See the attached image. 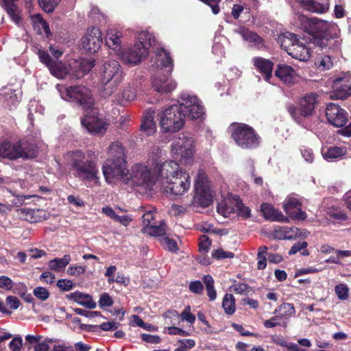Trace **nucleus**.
<instances>
[{"label":"nucleus","mask_w":351,"mask_h":351,"mask_svg":"<svg viewBox=\"0 0 351 351\" xmlns=\"http://www.w3.org/2000/svg\"><path fill=\"white\" fill-rule=\"evenodd\" d=\"M295 1L304 10L317 13L324 14L328 12L330 6V0H295Z\"/></svg>","instance_id":"obj_19"},{"label":"nucleus","mask_w":351,"mask_h":351,"mask_svg":"<svg viewBox=\"0 0 351 351\" xmlns=\"http://www.w3.org/2000/svg\"><path fill=\"white\" fill-rule=\"evenodd\" d=\"M56 89L62 99L77 102L86 110L90 109L94 106V99L92 93L86 86L66 87L58 84L56 85Z\"/></svg>","instance_id":"obj_8"},{"label":"nucleus","mask_w":351,"mask_h":351,"mask_svg":"<svg viewBox=\"0 0 351 351\" xmlns=\"http://www.w3.org/2000/svg\"><path fill=\"white\" fill-rule=\"evenodd\" d=\"M179 106L185 117L188 116L191 119H197L203 117L204 108L201 101L195 95L183 93L180 95Z\"/></svg>","instance_id":"obj_14"},{"label":"nucleus","mask_w":351,"mask_h":351,"mask_svg":"<svg viewBox=\"0 0 351 351\" xmlns=\"http://www.w3.org/2000/svg\"><path fill=\"white\" fill-rule=\"evenodd\" d=\"M21 213L30 223H38L49 218L50 213L44 209L23 208Z\"/></svg>","instance_id":"obj_28"},{"label":"nucleus","mask_w":351,"mask_h":351,"mask_svg":"<svg viewBox=\"0 0 351 351\" xmlns=\"http://www.w3.org/2000/svg\"><path fill=\"white\" fill-rule=\"evenodd\" d=\"M319 68L322 70H328L332 66V62L330 56H324L317 62Z\"/></svg>","instance_id":"obj_63"},{"label":"nucleus","mask_w":351,"mask_h":351,"mask_svg":"<svg viewBox=\"0 0 351 351\" xmlns=\"http://www.w3.org/2000/svg\"><path fill=\"white\" fill-rule=\"evenodd\" d=\"M34 27L39 34H45L47 36L50 35V29L47 23L43 19L40 14H35L31 17Z\"/></svg>","instance_id":"obj_40"},{"label":"nucleus","mask_w":351,"mask_h":351,"mask_svg":"<svg viewBox=\"0 0 351 351\" xmlns=\"http://www.w3.org/2000/svg\"><path fill=\"white\" fill-rule=\"evenodd\" d=\"M125 74L120 63L113 59L103 61L98 71V78L102 86L103 95L110 96L123 82Z\"/></svg>","instance_id":"obj_4"},{"label":"nucleus","mask_w":351,"mask_h":351,"mask_svg":"<svg viewBox=\"0 0 351 351\" xmlns=\"http://www.w3.org/2000/svg\"><path fill=\"white\" fill-rule=\"evenodd\" d=\"M194 204L207 207L213 202V191L206 173L199 169L195 180Z\"/></svg>","instance_id":"obj_13"},{"label":"nucleus","mask_w":351,"mask_h":351,"mask_svg":"<svg viewBox=\"0 0 351 351\" xmlns=\"http://www.w3.org/2000/svg\"><path fill=\"white\" fill-rule=\"evenodd\" d=\"M102 43L101 32L97 27L88 29L81 39L82 47L90 53L97 51L101 47Z\"/></svg>","instance_id":"obj_17"},{"label":"nucleus","mask_w":351,"mask_h":351,"mask_svg":"<svg viewBox=\"0 0 351 351\" xmlns=\"http://www.w3.org/2000/svg\"><path fill=\"white\" fill-rule=\"evenodd\" d=\"M171 73L167 72L165 74L161 68L152 76V84L154 91L160 94H167L176 89L177 83L171 77Z\"/></svg>","instance_id":"obj_16"},{"label":"nucleus","mask_w":351,"mask_h":351,"mask_svg":"<svg viewBox=\"0 0 351 351\" xmlns=\"http://www.w3.org/2000/svg\"><path fill=\"white\" fill-rule=\"evenodd\" d=\"M252 62L255 68L264 75L265 80L269 82L271 77L273 63L261 57L253 58Z\"/></svg>","instance_id":"obj_29"},{"label":"nucleus","mask_w":351,"mask_h":351,"mask_svg":"<svg viewBox=\"0 0 351 351\" xmlns=\"http://www.w3.org/2000/svg\"><path fill=\"white\" fill-rule=\"evenodd\" d=\"M289 55L300 61H307L311 56V52L305 45L298 41L295 47L291 48Z\"/></svg>","instance_id":"obj_35"},{"label":"nucleus","mask_w":351,"mask_h":351,"mask_svg":"<svg viewBox=\"0 0 351 351\" xmlns=\"http://www.w3.org/2000/svg\"><path fill=\"white\" fill-rule=\"evenodd\" d=\"M0 156L10 160H27L36 156V148L32 143L3 141L0 143Z\"/></svg>","instance_id":"obj_9"},{"label":"nucleus","mask_w":351,"mask_h":351,"mask_svg":"<svg viewBox=\"0 0 351 351\" xmlns=\"http://www.w3.org/2000/svg\"><path fill=\"white\" fill-rule=\"evenodd\" d=\"M237 32L241 35L243 40L247 42L251 47L262 49L265 47V41L256 33L248 29L241 28Z\"/></svg>","instance_id":"obj_27"},{"label":"nucleus","mask_w":351,"mask_h":351,"mask_svg":"<svg viewBox=\"0 0 351 351\" xmlns=\"http://www.w3.org/2000/svg\"><path fill=\"white\" fill-rule=\"evenodd\" d=\"M307 246L306 242L298 243L294 244L290 249L289 254L290 255L295 254L298 252L302 250L301 252V254L303 256L308 255V251L306 249Z\"/></svg>","instance_id":"obj_55"},{"label":"nucleus","mask_w":351,"mask_h":351,"mask_svg":"<svg viewBox=\"0 0 351 351\" xmlns=\"http://www.w3.org/2000/svg\"><path fill=\"white\" fill-rule=\"evenodd\" d=\"M154 43V36L147 31H142L138 34L137 42L127 50L123 49L119 56L125 64L138 65L148 55L149 48Z\"/></svg>","instance_id":"obj_5"},{"label":"nucleus","mask_w":351,"mask_h":351,"mask_svg":"<svg viewBox=\"0 0 351 351\" xmlns=\"http://www.w3.org/2000/svg\"><path fill=\"white\" fill-rule=\"evenodd\" d=\"M164 332L168 333L171 335H180L186 337L189 335V333L180 328L174 326L165 327L164 328Z\"/></svg>","instance_id":"obj_58"},{"label":"nucleus","mask_w":351,"mask_h":351,"mask_svg":"<svg viewBox=\"0 0 351 351\" xmlns=\"http://www.w3.org/2000/svg\"><path fill=\"white\" fill-rule=\"evenodd\" d=\"M71 258L69 254H65L62 258H56L51 260L48 263L49 268L56 272H62L71 262Z\"/></svg>","instance_id":"obj_37"},{"label":"nucleus","mask_w":351,"mask_h":351,"mask_svg":"<svg viewBox=\"0 0 351 351\" xmlns=\"http://www.w3.org/2000/svg\"><path fill=\"white\" fill-rule=\"evenodd\" d=\"M326 117L328 121L336 127H342L347 121L346 112L339 106L333 103L327 105Z\"/></svg>","instance_id":"obj_18"},{"label":"nucleus","mask_w":351,"mask_h":351,"mask_svg":"<svg viewBox=\"0 0 351 351\" xmlns=\"http://www.w3.org/2000/svg\"><path fill=\"white\" fill-rule=\"evenodd\" d=\"M68 298L73 300L79 304L87 308L93 309L96 307V303L93 300L90 295L76 291L68 295Z\"/></svg>","instance_id":"obj_34"},{"label":"nucleus","mask_w":351,"mask_h":351,"mask_svg":"<svg viewBox=\"0 0 351 351\" xmlns=\"http://www.w3.org/2000/svg\"><path fill=\"white\" fill-rule=\"evenodd\" d=\"M235 206L237 210L238 215L243 219H247L250 217V209L245 206L241 202L237 201Z\"/></svg>","instance_id":"obj_54"},{"label":"nucleus","mask_w":351,"mask_h":351,"mask_svg":"<svg viewBox=\"0 0 351 351\" xmlns=\"http://www.w3.org/2000/svg\"><path fill=\"white\" fill-rule=\"evenodd\" d=\"M234 204H235V203L231 201L221 202L217 206V211L224 217H230L232 214L234 213L235 208Z\"/></svg>","instance_id":"obj_46"},{"label":"nucleus","mask_w":351,"mask_h":351,"mask_svg":"<svg viewBox=\"0 0 351 351\" xmlns=\"http://www.w3.org/2000/svg\"><path fill=\"white\" fill-rule=\"evenodd\" d=\"M86 271V267L72 265L67 269V274L72 276H79Z\"/></svg>","instance_id":"obj_59"},{"label":"nucleus","mask_w":351,"mask_h":351,"mask_svg":"<svg viewBox=\"0 0 351 351\" xmlns=\"http://www.w3.org/2000/svg\"><path fill=\"white\" fill-rule=\"evenodd\" d=\"M261 210L264 217L268 220L282 223H287L289 221V218L285 216L281 211L268 203L262 204Z\"/></svg>","instance_id":"obj_21"},{"label":"nucleus","mask_w":351,"mask_h":351,"mask_svg":"<svg viewBox=\"0 0 351 351\" xmlns=\"http://www.w3.org/2000/svg\"><path fill=\"white\" fill-rule=\"evenodd\" d=\"M34 294L37 298L41 300H46L49 295V291L47 289L42 287L35 288L34 290Z\"/></svg>","instance_id":"obj_64"},{"label":"nucleus","mask_w":351,"mask_h":351,"mask_svg":"<svg viewBox=\"0 0 351 351\" xmlns=\"http://www.w3.org/2000/svg\"><path fill=\"white\" fill-rule=\"evenodd\" d=\"M317 101L316 95L314 93L306 94L302 97L299 102L298 110L303 117L311 116L314 112Z\"/></svg>","instance_id":"obj_25"},{"label":"nucleus","mask_w":351,"mask_h":351,"mask_svg":"<svg viewBox=\"0 0 351 351\" xmlns=\"http://www.w3.org/2000/svg\"><path fill=\"white\" fill-rule=\"evenodd\" d=\"M298 41L299 40L295 34L288 32L280 34L277 38L278 43L288 54L291 48H293Z\"/></svg>","instance_id":"obj_31"},{"label":"nucleus","mask_w":351,"mask_h":351,"mask_svg":"<svg viewBox=\"0 0 351 351\" xmlns=\"http://www.w3.org/2000/svg\"><path fill=\"white\" fill-rule=\"evenodd\" d=\"M155 114L156 110L153 108L147 109L144 112L141 124V130L147 136H151L156 132V126L154 122Z\"/></svg>","instance_id":"obj_24"},{"label":"nucleus","mask_w":351,"mask_h":351,"mask_svg":"<svg viewBox=\"0 0 351 351\" xmlns=\"http://www.w3.org/2000/svg\"><path fill=\"white\" fill-rule=\"evenodd\" d=\"M185 123V114L178 104L169 106L160 114V127L165 132H176Z\"/></svg>","instance_id":"obj_11"},{"label":"nucleus","mask_w":351,"mask_h":351,"mask_svg":"<svg viewBox=\"0 0 351 351\" xmlns=\"http://www.w3.org/2000/svg\"><path fill=\"white\" fill-rule=\"evenodd\" d=\"M58 287L64 291H69L73 288V282L71 280L61 279L57 282Z\"/></svg>","instance_id":"obj_62"},{"label":"nucleus","mask_w":351,"mask_h":351,"mask_svg":"<svg viewBox=\"0 0 351 351\" xmlns=\"http://www.w3.org/2000/svg\"><path fill=\"white\" fill-rule=\"evenodd\" d=\"M51 74L58 79H63L69 73V68L61 61L56 60L49 69Z\"/></svg>","instance_id":"obj_38"},{"label":"nucleus","mask_w":351,"mask_h":351,"mask_svg":"<svg viewBox=\"0 0 351 351\" xmlns=\"http://www.w3.org/2000/svg\"><path fill=\"white\" fill-rule=\"evenodd\" d=\"M161 244L165 248L173 252H176L178 250L176 241L169 237H162Z\"/></svg>","instance_id":"obj_57"},{"label":"nucleus","mask_w":351,"mask_h":351,"mask_svg":"<svg viewBox=\"0 0 351 351\" xmlns=\"http://www.w3.org/2000/svg\"><path fill=\"white\" fill-rule=\"evenodd\" d=\"M166 319V324L170 325H175L180 323V314L176 311H169L165 313Z\"/></svg>","instance_id":"obj_53"},{"label":"nucleus","mask_w":351,"mask_h":351,"mask_svg":"<svg viewBox=\"0 0 351 351\" xmlns=\"http://www.w3.org/2000/svg\"><path fill=\"white\" fill-rule=\"evenodd\" d=\"M155 63L157 66L167 68V72H171L173 70L172 59L169 53L163 49L157 52Z\"/></svg>","instance_id":"obj_36"},{"label":"nucleus","mask_w":351,"mask_h":351,"mask_svg":"<svg viewBox=\"0 0 351 351\" xmlns=\"http://www.w3.org/2000/svg\"><path fill=\"white\" fill-rule=\"evenodd\" d=\"M42 336L27 335L25 336V340L29 343H36L34 346V351H49V345L46 341H41ZM52 351H67L65 346L62 345L54 346Z\"/></svg>","instance_id":"obj_26"},{"label":"nucleus","mask_w":351,"mask_h":351,"mask_svg":"<svg viewBox=\"0 0 351 351\" xmlns=\"http://www.w3.org/2000/svg\"><path fill=\"white\" fill-rule=\"evenodd\" d=\"M64 158L66 165L73 171L76 178L88 181H97L99 179L96 162L89 159L81 150L69 152Z\"/></svg>","instance_id":"obj_3"},{"label":"nucleus","mask_w":351,"mask_h":351,"mask_svg":"<svg viewBox=\"0 0 351 351\" xmlns=\"http://www.w3.org/2000/svg\"><path fill=\"white\" fill-rule=\"evenodd\" d=\"M194 153V141L191 137L182 133L173 138L171 145V154L182 165H191Z\"/></svg>","instance_id":"obj_7"},{"label":"nucleus","mask_w":351,"mask_h":351,"mask_svg":"<svg viewBox=\"0 0 351 351\" xmlns=\"http://www.w3.org/2000/svg\"><path fill=\"white\" fill-rule=\"evenodd\" d=\"M298 228L296 227H286L283 229L276 230L275 237L279 239H293L297 238Z\"/></svg>","instance_id":"obj_43"},{"label":"nucleus","mask_w":351,"mask_h":351,"mask_svg":"<svg viewBox=\"0 0 351 351\" xmlns=\"http://www.w3.org/2000/svg\"><path fill=\"white\" fill-rule=\"evenodd\" d=\"M275 75L284 83L292 84L298 78L296 71L290 66L287 64H279L275 71Z\"/></svg>","instance_id":"obj_23"},{"label":"nucleus","mask_w":351,"mask_h":351,"mask_svg":"<svg viewBox=\"0 0 351 351\" xmlns=\"http://www.w3.org/2000/svg\"><path fill=\"white\" fill-rule=\"evenodd\" d=\"M204 283L206 286L208 297L210 301H213L217 298V293L214 288V280L210 275L204 277Z\"/></svg>","instance_id":"obj_49"},{"label":"nucleus","mask_w":351,"mask_h":351,"mask_svg":"<svg viewBox=\"0 0 351 351\" xmlns=\"http://www.w3.org/2000/svg\"><path fill=\"white\" fill-rule=\"evenodd\" d=\"M222 307L226 313L232 315L235 311V300L232 294L226 293L223 299Z\"/></svg>","instance_id":"obj_47"},{"label":"nucleus","mask_w":351,"mask_h":351,"mask_svg":"<svg viewBox=\"0 0 351 351\" xmlns=\"http://www.w3.org/2000/svg\"><path fill=\"white\" fill-rule=\"evenodd\" d=\"M86 112L81 119L82 126L93 134H104L107 129L106 123L99 117L98 110L92 107L86 110Z\"/></svg>","instance_id":"obj_15"},{"label":"nucleus","mask_w":351,"mask_h":351,"mask_svg":"<svg viewBox=\"0 0 351 351\" xmlns=\"http://www.w3.org/2000/svg\"><path fill=\"white\" fill-rule=\"evenodd\" d=\"M322 154L324 159L328 161L340 159L347 154V149L341 147H330L322 149Z\"/></svg>","instance_id":"obj_33"},{"label":"nucleus","mask_w":351,"mask_h":351,"mask_svg":"<svg viewBox=\"0 0 351 351\" xmlns=\"http://www.w3.org/2000/svg\"><path fill=\"white\" fill-rule=\"evenodd\" d=\"M282 207L287 215H292L293 210L301 207V203L295 197L289 196L285 199Z\"/></svg>","instance_id":"obj_44"},{"label":"nucleus","mask_w":351,"mask_h":351,"mask_svg":"<svg viewBox=\"0 0 351 351\" xmlns=\"http://www.w3.org/2000/svg\"><path fill=\"white\" fill-rule=\"evenodd\" d=\"M210 245L211 242L208 237L206 235H202L199 243V251L203 253H206L209 250Z\"/></svg>","instance_id":"obj_60"},{"label":"nucleus","mask_w":351,"mask_h":351,"mask_svg":"<svg viewBox=\"0 0 351 351\" xmlns=\"http://www.w3.org/2000/svg\"><path fill=\"white\" fill-rule=\"evenodd\" d=\"M296 17L298 21L295 22V25L306 28V24L308 23L311 28L310 32L312 34L324 37L337 36L339 34V27L333 22H328L315 17L308 19L302 14H298Z\"/></svg>","instance_id":"obj_10"},{"label":"nucleus","mask_w":351,"mask_h":351,"mask_svg":"<svg viewBox=\"0 0 351 351\" xmlns=\"http://www.w3.org/2000/svg\"><path fill=\"white\" fill-rule=\"evenodd\" d=\"M122 32L116 28H110L108 30L106 36V43L109 49L112 50L117 56L123 50L121 47Z\"/></svg>","instance_id":"obj_20"},{"label":"nucleus","mask_w":351,"mask_h":351,"mask_svg":"<svg viewBox=\"0 0 351 351\" xmlns=\"http://www.w3.org/2000/svg\"><path fill=\"white\" fill-rule=\"evenodd\" d=\"M139 89V83L133 82L125 87L122 96L123 98L127 101H131L136 99L137 92Z\"/></svg>","instance_id":"obj_42"},{"label":"nucleus","mask_w":351,"mask_h":351,"mask_svg":"<svg viewBox=\"0 0 351 351\" xmlns=\"http://www.w3.org/2000/svg\"><path fill=\"white\" fill-rule=\"evenodd\" d=\"M351 95V86L348 83H343L341 78L336 79L332 85V90L330 95L331 99H343Z\"/></svg>","instance_id":"obj_22"},{"label":"nucleus","mask_w":351,"mask_h":351,"mask_svg":"<svg viewBox=\"0 0 351 351\" xmlns=\"http://www.w3.org/2000/svg\"><path fill=\"white\" fill-rule=\"evenodd\" d=\"M232 290L239 294H247L250 292V288L245 283H237L231 287Z\"/></svg>","instance_id":"obj_61"},{"label":"nucleus","mask_w":351,"mask_h":351,"mask_svg":"<svg viewBox=\"0 0 351 351\" xmlns=\"http://www.w3.org/2000/svg\"><path fill=\"white\" fill-rule=\"evenodd\" d=\"M60 0H38L40 6L46 12H52L60 3Z\"/></svg>","instance_id":"obj_51"},{"label":"nucleus","mask_w":351,"mask_h":351,"mask_svg":"<svg viewBox=\"0 0 351 351\" xmlns=\"http://www.w3.org/2000/svg\"><path fill=\"white\" fill-rule=\"evenodd\" d=\"M228 131L231 138L241 148L253 149L259 145V136L248 125L233 123L229 126Z\"/></svg>","instance_id":"obj_6"},{"label":"nucleus","mask_w":351,"mask_h":351,"mask_svg":"<svg viewBox=\"0 0 351 351\" xmlns=\"http://www.w3.org/2000/svg\"><path fill=\"white\" fill-rule=\"evenodd\" d=\"M75 64V70L72 75L75 78H81L93 68L95 61L93 59H80Z\"/></svg>","instance_id":"obj_32"},{"label":"nucleus","mask_w":351,"mask_h":351,"mask_svg":"<svg viewBox=\"0 0 351 351\" xmlns=\"http://www.w3.org/2000/svg\"><path fill=\"white\" fill-rule=\"evenodd\" d=\"M39 60L44 64L48 69H49L56 60H53L47 51L38 49L37 52Z\"/></svg>","instance_id":"obj_52"},{"label":"nucleus","mask_w":351,"mask_h":351,"mask_svg":"<svg viewBox=\"0 0 351 351\" xmlns=\"http://www.w3.org/2000/svg\"><path fill=\"white\" fill-rule=\"evenodd\" d=\"M108 158L106 160L115 161H126L125 150L121 143L118 141L112 143L108 148Z\"/></svg>","instance_id":"obj_30"},{"label":"nucleus","mask_w":351,"mask_h":351,"mask_svg":"<svg viewBox=\"0 0 351 351\" xmlns=\"http://www.w3.org/2000/svg\"><path fill=\"white\" fill-rule=\"evenodd\" d=\"M349 292L350 289L346 284H338L335 287V293L340 300H346L349 297Z\"/></svg>","instance_id":"obj_50"},{"label":"nucleus","mask_w":351,"mask_h":351,"mask_svg":"<svg viewBox=\"0 0 351 351\" xmlns=\"http://www.w3.org/2000/svg\"><path fill=\"white\" fill-rule=\"evenodd\" d=\"M161 168L162 164L154 160L134 164L130 171L129 184L145 191H151L157 182L160 183Z\"/></svg>","instance_id":"obj_2"},{"label":"nucleus","mask_w":351,"mask_h":351,"mask_svg":"<svg viewBox=\"0 0 351 351\" xmlns=\"http://www.w3.org/2000/svg\"><path fill=\"white\" fill-rule=\"evenodd\" d=\"M1 94L5 95L8 105L15 106L21 99V91L19 90H12L11 88L6 87L1 90Z\"/></svg>","instance_id":"obj_39"},{"label":"nucleus","mask_w":351,"mask_h":351,"mask_svg":"<svg viewBox=\"0 0 351 351\" xmlns=\"http://www.w3.org/2000/svg\"><path fill=\"white\" fill-rule=\"evenodd\" d=\"M165 223L161 221L159 226H156L155 222L149 226L143 228V230L144 232L154 237H160L165 233Z\"/></svg>","instance_id":"obj_45"},{"label":"nucleus","mask_w":351,"mask_h":351,"mask_svg":"<svg viewBox=\"0 0 351 351\" xmlns=\"http://www.w3.org/2000/svg\"><path fill=\"white\" fill-rule=\"evenodd\" d=\"M180 319L182 321H186L191 325L193 324L195 321V316L191 313V306H187L180 313Z\"/></svg>","instance_id":"obj_56"},{"label":"nucleus","mask_w":351,"mask_h":351,"mask_svg":"<svg viewBox=\"0 0 351 351\" xmlns=\"http://www.w3.org/2000/svg\"><path fill=\"white\" fill-rule=\"evenodd\" d=\"M274 313L279 314L283 319L288 322L289 319L295 315V310L293 304L283 303L275 309Z\"/></svg>","instance_id":"obj_41"},{"label":"nucleus","mask_w":351,"mask_h":351,"mask_svg":"<svg viewBox=\"0 0 351 351\" xmlns=\"http://www.w3.org/2000/svg\"><path fill=\"white\" fill-rule=\"evenodd\" d=\"M102 171L106 181L109 184L118 182L129 184L130 171L127 161L106 160L102 166Z\"/></svg>","instance_id":"obj_12"},{"label":"nucleus","mask_w":351,"mask_h":351,"mask_svg":"<svg viewBox=\"0 0 351 351\" xmlns=\"http://www.w3.org/2000/svg\"><path fill=\"white\" fill-rule=\"evenodd\" d=\"M263 325L267 328H274L276 326L286 328L287 326V322L283 319L279 314H276L269 319L265 320L263 322Z\"/></svg>","instance_id":"obj_48"},{"label":"nucleus","mask_w":351,"mask_h":351,"mask_svg":"<svg viewBox=\"0 0 351 351\" xmlns=\"http://www.w3.org/2000/svg\"><path fill=\"white\" fill-rule=\"evenodd\" d=\"M167 193L180 195L188 191L191 186L189 174L179 167L174 160L162 163L160 183Z\"/></svg>","instance_id":"obj_1"}]
</instances>
